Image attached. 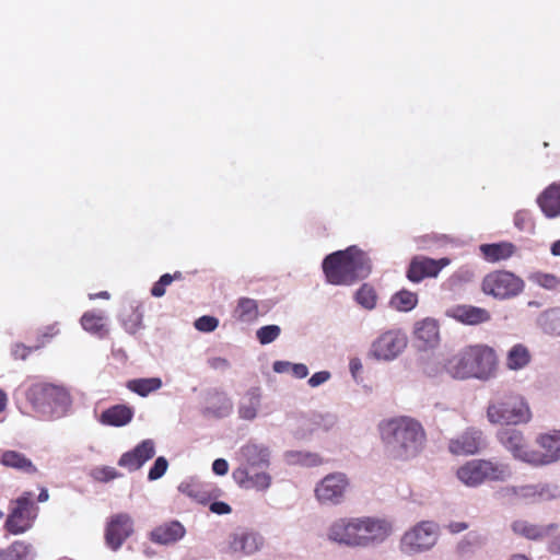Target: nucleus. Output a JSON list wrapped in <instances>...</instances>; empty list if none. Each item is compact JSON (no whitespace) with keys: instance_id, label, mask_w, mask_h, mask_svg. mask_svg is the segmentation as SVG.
<instances>
[{"instance_id":"nucleus-49","label":"nucleus","mask_w":560,"mask_h":560,"mask_svg":"<svg viewBox=\"0 0 560 560\" xmlns=\"http://www.w3.org/2000/svg\"><path fill=\"white\" fill-rule=\"evenodd\" d=\"M331 377V373L329 371H319L314 373L307 381L310 387L315 388L324 383L328 382Z\"/></svg>"},{"instance_id":"nucleus-15","label":"nucleus","mask_w":560,"mask_h":560,"mask_svg":"<svg viewBox=\"0 0 560 560\" xmlns=\"http://www.w3.org/2000/svg\"><path fill=\"white\" fill-rule=\"evenodd\" d=\"M497 439L514 459L534 466L535 450L528 446L522 431L504 428L498 431Z\"/></svg>"},{"instance_id":"nucleus-8","label":"nucleus","mask_w":560,"mask_h":560,"mask_svg":"<svg viewBox=\"0 0 560 560\" xmlns=\"http://www.w3.org/2000/svg\"><path fill=\"white\" fill-rule=\"evenodd\" d=\"M27 399L36 410L49 413L54 418L66 416L72 404L69 392L52 384L32 386L27 393Z\"/></svg>"},{"instance_id":"nucleus-32","label":"nucleus","mask_w":560,"mask_h":560,"mask_svg":"<svg viewBox=\"0 0 560 560\" xmlns=\"http://www.w3.org/2000/svg\"><path fill=\"white\" fill-rule=\"evenodd\" d=\"M106 317L101 312H85L81 317V325L90 334L103 338L107 334Z\"/></svg>"},{"instance_id":"nucleus-30","label":"nucleus","mask_w":560,"mask_h":560,"mask_svg":"<svg viewBox=\"0 0 560 560\" xmlns=\"http://www.w3.org/2000/svg\"><path fill=\"white\" fill-rule=\"evenodd\" d=\"M132 408L125 405H116L103 411L101 421L104 424L122 427L128 424L132 420Z\"/></svg>"},{"instance_id":"nucleus-10","label":"nucleus","mask_w":560,"mask_h":560,"mask_svg":"<svg viewBox=\"0 0 560 560\" xmlns=\"http://www.w3.org/2000/svg\"><path fill=\"white\" fill-rule=\"evenodd\" d=\"M350 479L345 472L335 471L322 478L314 488L317 502L325 506H337L346 501Z\"/></svg>"},{"instance_id":"nucleus-57","label":"nucleus","mask_w":560,"mask_h":560,"mask_svg":"<svg viewBox=\"0 0 560 560\" xmlns=\"http://www.w3.org/2000/svg\"><path fill=\"white\" fill-rule=\"evenodd\" d=\"M548 550L551 553L560 555V534L557 535L548 545Z\"/></svg>"},{"instance_id":"nucleus-27","label":"nucleus","mask_w":560,"mask_h":560,"mask_svg":"<svg viewBox=\"0 0 560 560\" xmlns=\"http://www.w3.org/2000/svg\"><path fill=\"white\" fill-rule=\"evenodd\" d=\"M0 463L5 467L24 474L34 475L37 472V468L33 462L18 451L8 450L0 452Z\"/></svg>"},{"instance_id":"nucleus-21","label":"nucleus","mask_w":560,"mask_h":560,"mask_svg":"<svg viewBox=\"0 0 560 560\" xmlns=\"http://www.w3.org/2000/svg\"><path fill=\"white\" fill-rule=\"evenodd\" d=\"M155 455V443L151 439L143 440L131 451L124 453L118 465L128 469L129 471H136L140 469L148 460Z\"/></svg>"},{"instance_id":"nucleus-12","label":"nucleus","mask_w":560,"mask_h":560,"mask_svg":"<svg viewBox=\"0 0 560 560\" xmlns=\"http://www.w3.org/2000/svg\"><path fill=\"white\" fill-rule=\"evenodd\" d=\"M408 346L407 334L398 328L382 332L371 345V355L384 362H392L400 357Z\"/></svg>"},{"instance_id":"nucleus-11","label":"nucleus","mask_w":560,"mask_h":560,"mask_svg":"<svg viewBox=\"0 0 560 560\" xmlns=\"http://www.w3.org/2000/svg\"><path fill=\"white\" fill-rule=\"evenodd\" d=\"M524 287V281L520 277L504 270L488 273L481 282L482 292L498 300L517 296Z\"/></svg>"},{"instance_id":"nucleus-40","label":"nucleus","mask_w":560,"mask_h":560,"mask_svg":"<svg viewBox=\"0 0 560 560\" xmlns=\"http://www.w3.org/2000/svg\"><path fill=\"white\" fill-rule=\"evenodd\" d=\"M528 280L546 290H556L560 287V278L553 273L536 271L528 276Z\"/></svg>"},{"instance_id":"nucleus-28","label":"nucleus","mask_w":560,"mask_h":560,"mask_svg":"<svg viewBox=\"0 0 560 560\" xmlns=\"http://www.w3.org/2000/svg\"><path fill=\"white\" fill-rule=\"evenodd\" d=\"M261 406V392L259 388H250L242 397L238 404V416L243 420L252 421L258 416Z\"/></svg>"},{"instance_id":"nucleus-46","label":"nucleus","mask_w":560,"mask_h":560,"mask_svg":"<svg viewBox=\"0 0 560 560\" xmlns=\"http://www.w3.org/2000/svg\"><path fill=\"white\" fill-rule=\"evenodd\" d=\"M194 325L199 331L211 332L218 327L219 320L213 316L203 315L196 319Z\"/></svg>"},{"instance_id":"nucleus-24","label":"nucleus","mask_w":560,"mask_h":560,"mask_svg":"<svg viewBox=\"0 0 560 560\" xmlns=\"http://www.w3.org/2000/svg\"><path fill=\"white\" fill-rule=\"evenodd\" d=\"M261 545L262 538L258 534L248 530L232 533L228 541L230 552L245 556L258 551Z\"/></svg>"},{"instance_id":"nucleus-39","label":"nucleus","mask_w":560,"mask_h":560,"mask_svg":"<svg viewBox=\"0 0 560 560\" xmlns=\"http://www.w3.org/2000/svg\"><path fill=\"white\" fill-rule=\"evenodd\" d=\"M418 304V295L408 290L396 292L390 299V306L399 312H409Z\"/></svg>"},{"instance_id":"nucleus-25","label":"nucleus","mask_w":560,"mask_h":560,"mask_svg":"<svg viewBox=\"0 0 560 560\" xmlns=\"http://www.w3.org/2000/svg\"><path fill=\"white\" fill-rule=\"evenodd\" d=\"M186 534L184 525L178 521H171L156 526L150 533V539L160 545H172L180 540Z\"/></svg>"},{"instance_id":"nucleus-54","label":"nucleus","mask_w":560,"mask_h":560,"mask_svg":"<svg viewBox=\"0 0 560 560\" xmlns=\"http://www.w3.org/2000/svg\"><path fill=\"white\" fill-rule=\"evenodd\" d=\"M175 279H182V272L176 271L174 275L164 273L161 276L159 281L161 284H164L165 287L170 285Z\"/></svg>"},{"instance_id":"nucleus-61","label":"nucleus","mask_w":560,"mask_h":560,"mask_svg":"<svg viewBox=\"0 0 560 560\" xmlns=\"http://www.w3.org/2000/svg\"><path fill=\"white\" fill-rule=\"evenodd\" d=\"M551 254L553 256H560V240L556 241L552 245H551Z\"/></svg>"},{"instance_id":"nucleus-44","label":"nucleus","mask_w":560,"mask_h":560,"mask_svg":"<svg viewBox=\"0 0 560 560\" xmlns=\"http://www.w3.org/2000/svg\"><path fill=\"white\" fill-rule=\"evenodd\" d=\"M178 490L190 497V498H194V499H197V500H202L203 497H202V491H201V485L195 480H189V481H183L179 483L178 486Z\"/></svg>"},{"instance_id":"nucleus-23","label":"nucleus","mask_w":560,"mask_h":560,"mask_svg":"<svg viewBox=\"0 0 560 560\" xmlns=\"http://www.w3.org/2000/svg\"><path fill=\"white\" fill-rule=\"evenodd\" d=\"M413 336L422 350L434 349L440 343V327L436 319L427 317L415 324Z\"/></svg>"},{"instance_id":"nucleus-31","label":"nucleus","mask_w":560,"mask_h":560,"mask_svg":"<svg viewBox=\"0 0 560 560\" xmlns=\"http://www.w3.org/2000/svg\"><path fill=\"white\" fill-rule=\"evenodd\" d=\"M530 359L528 348L522 343H516L508 351L505 365L511 371H520L529 364Z\"/></svg>"},{"instance_id":"nucleus-60","label":"nucleus","mask_w":560,"mask_h":560,"mask_svg":"<svg viewBox=\"0 0 560 560\" xmlns=\"http://www.w3.org/2000/svg\"><path fill=\"white\" fill-rule=\"evenodd\" d=\"M49 499V493L46 488H42L40 492L38 494V501L39 502H46Z\"/></svg>"},{"instance_id":"nucleus-35","label":"nucleus","mask_w":560,"mask_h":560,"mask_svg":"<svg viewBox=\"0 0 560 560\" xmlns=\"http://www.w3.org/2000/svg\"><path fill=\"white\" fill-rule=\"evenodd\" d=\"M33 548L24 541H14L9 547L0 550V560H33Z\"/></svg>"},{"instance_id":"nucleus-3","label":"nucleus","mask_w":560,"mask_h":560,"mask_svg":"<svg viewBox=\"0 0 560 560\" xmlns=\"http://www.w3.org/2000/svg\"><path fill=\"white\" fill-rule=\"evenodd\" d=\"M271 459L270 448L260 443L248 442L240 448V465L232 472L234 481L243 489L266 491L272 478L268 472Z\"/></svg>"},{"instance_id":"nucleus-64","label":"nucleus","mask_w":560,"mask_h":560,"mask_svg":"<svg viewBox=\"0 0 560 560\" xmlns=\"http://www.w3.org/2000/svg\"><path fill=\"white\" fill-rule=\"evenodd\" d=\"M361 369V363L358 360H352L350 362V370L354 374L357 370Z\"/></svg>"},{"instance_id":"nucleus-43","label":"nucleus","mask_w":560,"mask_h":560,"mask_svg":"<svg viewBox=\"0 0 560 560\" xmlns=\"http://www.w3.org/2000/svg\"><path fill=\"white\" fill-rule=\"evenodd\" d=\"M421 371L428 377H439L445 372L444 363L442 364L439 360L434 358H428L424 361H422Z\"/></svg>"},{"instance_id":"nucleus-4","label":"nucleus","mask_w":560,"mask_h":560,"mask_svg":"<svg viewBox=\"0 0 560 560\" xmlns=\"http://www.w3.org/2000/svg\"><path fill=\"white\" fill-rule=\"evenodd\" d=\"M327 282L334 285H351L371 272L370 258L355 246L335 252L323 261Z\"/></svg>"},{"instance_id":"nucleus-14","label":"nucleus","mask_w":560,"mask_h":560,"mask_svg":"<svg viewBox=\"0 0 560 560\" xmlns=\"http://www.w3.org/2000/svg\"><path fill=\"white\" fill-rule=\"evenodd\" d=\"M503 491L505 495L526 503H538L560 498V486L553 482L513 486L505 488Z\"/></svg>"},{"instance_id":"nucleus-6","label":"nucleus","mask_w":560,"mask_h":560,"mask_svg":"<svg viewBox=\"0 0 560 560\" xmlns=\"http://www.w3.org/2000/svg\"><path fill=\"white\" fill-rule=\"evenodd\" d=\"M456 476L467 487L476 488L486 481H505L512 469L508 463L495 459H471L462 465Z\"/></svg>"},{"instance_id":"nucleus-1","label":"nucleus","mask_w":560,"mask_h":560,"mask_svg":"<svg viewBox=\"0 0 560 560\" xmlns=\"http://www.w3.org/2000/svg\"><path fill=\"white\" fill-rule=\"evenodd\" d=\"M377 430L385 453L394 459L408 460L416 457L427 440L423 425L409 416L384 419Z\"/></svg>"},{"instance_id":"nucleus-34","label":"nucleus","mask_w":560,"mask_h":560,"mask_svg":"<svg viewBox=\"0 0 560 560\" xmlns=\"http://www.w3.org/2000/svg\"><path fill=\"white\" fill-rule=\"evenodd\" d=\"M537 324L545 334L560 337V307L542 312L537 318Z\"/></svg>"},{"instance_id":"nucleus-45","label":"nucleus","mask_w":560,"mask_h":560,"mask_svg":"<svg viewBox=\"0 0 560 560\" xmlns=\"http://www.w3.org/2000/svg\"><path fill=\"white\" fill-rule=\"evenodd\" d=\"M168 468V462L164 456L158 457L149 470L148 479L154 481L164 476Z\"/></svg>"},{"instance_id":"nucleus-47","label":"nucleus","mask_w":560,"mask_h":560,"mask_svg":"<svg viewBox=\"0 0 560 560\" xmlns=\"http://www.w3.org/2000/svg\"><path fill=\"white\" fill-rule=\"evenodd\" d=\"M121 475L114 468L109 466H104L101 468H96L93 471V477L102 482H107L113 479L119 478Z\"/></svg>"},{"instance_id":"nucleus-63","label":"nucleus","mask_w":560,"mask_h":560,"mask_svg":"<svg viewBox=\"0 0 560 560\" xmlns=\"http://www.w3.org/2000/svg\"><path fill=\"white\" fill-rule=\"evenodd\" d=\"M97 298H102V299H109V293L107 291H102L97 294H90V299L91 300H94V299H97Z\"/></svg>"},{"instance_id":"nucleus-41","label":"nucleus","mask_w":560,"mask_h":560,"mask_svg":"<svg viewBox=\"0 0 560 560\" xmlns=\"http://www.w3.org/2000/svg\"><path fill=\"white\" fill-rule=\"evenodd\" d=\"M376 293L372 287L363 284L355 293V301L366 310H373L376 306Z\"/></svg>"},{"instance_id":"nucleus-52","label":"nucleus","mask_w":560,"mask_h":560,"mask_svg":"<svg viewBox=\"0 0 560 560\" xmlns=\"http://www.w3.org/2000/svg\"><path fill=\"white\" fill-rule=\"evenodd\" d=\"M210 511L219 515L229 514L231 512V506L225 502L215 501L210 504Z\"/></svg>"},{"instance_id":"nucleus-16","label":"nucleus","mask_w":560,"mask_h":560,"mask_svg":"<svg viewBox=\"0 0 560 560\" xmlns=\"http://www.w3.org/2000/svg\"><path fill=\"white\" fill-rule=\"evenodd\" d=\"M132 534V517L128 513L114 514L106 523L105 544L110 550L117 551Z\"/></svg>"},{"instance_id":"nucleus-13","label":"nucleus","mask_w":560,"mask_h":560,"mask_svg":"<svg viewBox=\"0 0 560 560\" xmlns=\"http://www.w3.org/2000/svg\"><path fill=\"white\" fill-rule=\"evenodd\" d=\"M32 498L33 493L28 491L14 501V506L5 521V528L9 533L19 535L32 527L37 516V508Z\"/></svg>"},{"instance_id":"nucleus-48","label":"nucleus","mask_w":560,"mask_h":560,"mask_svg":"<svg viewBox=\"0 0 560 560\" xmlns=\"http://www.w3.org/2000/svg\"><path fill=\"white\" fill-rule=\"evenodd\" d=\"M514 225L521 231H533L534 226L528 212L521 210L514 215Z\"/></svg>"},{"instance_id":"nucleus-59","label":"nucleus","mask_w":560,"mask_h":560,"mask_svg":"<svg viewBox=\"0 0 560 560\" xmlns=\"http://www.w3.org/2000/svg\"><path fill=\"white\" fill-rule=\"evenodd\" d=\"M58 328H57V324H54V325H50L48 327L45 328V331L43 334V337L45 338H51L54 337L55 335L58 334Z\"/></svg>"},{"instance_id":"nucleus-58","label":"nucleus","mask_w":560,"mask_h":560,"mask_svg":"<svg viewBox=\"0 0 560 560\" xmlns=\"http://www.w3.org/2000/svg\"><path fill=\"white\" fill-rule=\"evenodd\" d=\"M210 365L213 368V369H226L229 368V362L228 360L223 359V358H213L210 360Z\"/></svg>"},{"instance_id":"nucleus-29","label":"nucleus","mask_w":560,"mask_h":560,"mask_svg":"<svg viewBox=\"0 0 560 560\" xmlns=\"http://www.w3.org/2000/svg\"><path fill=\"white\" fill-rule=\"evenodd\" d=\"M555 524H549L547 526H540L536 524H532L524 520H517L513 522L512 529L515 534L523 536L527 539H541L549 534L550 530L555 529Z\"/></svg>"},{"instance_id":"nucleus-56","label":"nucleus","mask_w":560,"mask_h":560,"mask_svg":"<svg viewBox=\"0 0 560 560\" xmlns=\"http://www.w3.org/2000/svg\"><path fill=\"white\" fill-rule=\"evenodd\" d=\"M165 289L166 287L164 284H161L160 281H156L151 289V294L154 298H161L165 294Z\"/></svg>"},{"instance_id":"nucleus-36","label":"nucleus","mask_w":560,"mask_h":560,"mask_svg":"<svg viewBox=\"0 0 560 560\" xmlns=\"http://www.w3.org/2000/svg\"><path fill=\"white\" fill-rule=\"evenodd\" d=\"M259 315L258 304L256 300L249 298H241L234 310V317L242 323H253Z\"/></svg>"},{"instance_id":"nucleus-55","label":"nucleus","mask_w":560,"mask_h":560,"mask_svg":"<svg viewBox=\"0 0 560 560\" xmlns=\"http://www.w3.org/2000/svg\"><path fill=\"white\" fill-rule=\"evenodd\" d=\"M468 528V524L465 522H452L448 524V530L452 534H458L460 532H464Z\"/></svg>"},{"instance_id":"nucleus-18","label":"nucleus","mask_w":560,"mask_h":560,"mask_svg":"<svg viewBox=\"0 0 560 560\" xmlns=\"http://www.w3.org/2000/svg\"><path fill=\"white\" fill-rule=\"evenodd\" d=\"M485 446L482 431L476 428H467L448 441L447 450L456 456H468L478 453Z\"/></svg>"},{"instance_id":"nucleus-17","label":"nucleus","mask_w":560,"mask_h":560,"mask_svg":"<svg viewBox=\"0 0 560 560\" xmlns=\"http://www.w3.org/2000/svg\"><path fill=\"white\" fill-rule=\"evenodd\" d=\"M325 538L332 545L355 549V516H341L331 521L326 527Z\"/></svg>"},{"instance_id":"nucleus-53","label":"nucleus","mask_w":560,"mask_h":560,"mask_svg":"<svg viewBox=\"0 0 560 560\" xmlns=\"http://www.w3.org/2000/svg\"><path fill=\"white\" fill-rule=\"evenodd\" d=\"M292 368V362L290 361H275L272 364V370L276 373L283 374V373H290Z\"/></svg>"},{"instance_id":"nucleus-37","label":"nucleus","mask_w":560,"mask_h":560,"mask_svg":"<svg viewBox=\"0 0 560 560\" xmlns=\"http://www.w3.org/2000/svg\"><path fill=\"white\" fill-rule=\"evenodd\" d=\"M284 459L289 465L305 467H316L323 464V458L317 453L306 451H288L284 453Z\"/></svg>"},{"instance_id":"nucleus-20","label":"nucleus","mask_w":560,"mask_h":560,"mask_svg":"<svg viewBox=\"0 0 560 560\" xmlns=\"http://www.w3.org/2000/svg\"><path fill=\"white\" fill-rule=\"evenodd\" d=\"M536 443L542 452L535 450V467L547 466L560 459V431L540 434L537 436Z\"/></svg>"},{"instance_id":"nucleus-26","label":"nucleus","mask_w":560,"mask_h":560,"mask_svg":"<svg viewBox=\"0 0 560 560\" xmlns=\"http://www.w3.org/2000/svg\"><path fill=\"white\" fill-rule=\"evenodd\" d=\"M541 211L548 218L560 215V184L548 186L537 200Z\"/></svg>"},{"instance_id":"nucleus-2","label":"nucleus","mask_w":560,"mask_h":560,"mask_svg":"<svg viewBox=\"0 0 560 560\" xmlns=\"http://www.w3.org/2000/svg\"><path fill=\"white\" fill-rule=\"evenodd\" d=\"M498 355L493 348L477 343L466 346L447 358L444 362L445 373L457 381H489L498 372Z\"/></svg>"},{"instance_id":"nucleus-7","label":"nucleus","mask_w":560,"mask_h":560,"mask_svg":"<svg viewBox=\"0 0 560 560\" xmlns=\"http://www.w3.org/2000/svg\"><path fill=\"white\" fill-rule=\"evenodd\" d=\"M440 538V526L434 521H420L406 529L399 538L398 549L406 557L431 551Z\"/></svg>"},{"instance_id":"nucleus-50","label":"nucleus","mask_w":560,"mask_h":560,"mask_svg":"<svg viewBox=\"0 0 560 560\" xmlns=\"http://www.w3.org/2000/svg\"><path fill=\"white\" fill-rule=\"evenodd\" d=\"M290 373L293 377L302 380L308 375V368L304 363H292Z\"/></svg>"},{"instance_id":"nucleus-9","label":"nucleus","mask_w":560,"mask_h":560,"mask_svg":"<svg viewBox=\"0 0 560 560\" xmlns=\"http://www.w3.org/2000/svg\"><path fill=\"white\" fill-rule=\"evenodd\" d=\"M394 533L393 523L386 517L355 516V548H370L384 544Z\"/></svg>"},{"instance_id":"nucleus-33","label":"nucleus","mask_w":560,"mask_h":560,"mask_svg":"<svg viewBox=\"0 0 560 560\" xmlns=\"http://www.w3.org/2000/svg\"><path fill=\"white\" fill-rule=\"evenodd\" d=\"M514 249V245L508 242L482 244L480 246V252L483 254L485 258L492 262L508 259L513 255Z\"/></svg>"},{"instance_id":"nucleus-62","label":"nucleus","mask_w":560,"mask_h":560,"mask_svg":"<svg viewBox=\"0 0 560 560\" xmlns=\"http://www.w3.org/2000/svg\"><path fill=\"white\" fill-rule=\"evenodd\" d=\"M7 394L0 389V412L2 410H4L5 406H7Z\"/></svg>"},{"instance_id":"nucleus-51","label":"nucleus","mask_w":560,"mask_h":560,"mask_svg":"<svg viewBox=\"0 0 560 560\" xmlns=\"http://www.w3.org/2000/svg\"><path fill=\"white\" fill-rule=\"evenodd\" d=\"M212 470L218 476H224L229 471V464L224 458H217L212 463Z\"/></svg>"},{"instance_id":"nucleus-42","label":"nucleus","mask_w":560,"mask_h":560,"mask_svg":"<svg viewBox=\"0 0 560 560\" xmlns=\"http://www.w3.org/2000/svg\"><path fill=\"white\" fill-rule=\"evenodd\" d=\"M281 334V328L278 325L262 326L256 331V337L261 345H269L273 342Z\"/></svg>"},{"instance_id":"nucleus-22","label":"nucleus","mask_w":560,"mask_h":560,"mask_svg":"<svg viewBox=\"0 0 560 560\" xmlns=\"http://www.w3.org/2000/svg\"><path fill=\"white\" fill-rule=\"evenodd\" d=\"M445 315L465 325H479L487 323L491 319V314L488 310L474 305H453L446 308Z\"/></svg>"},{"instance_id":"nucleus-38","label":"nucleus","mask_w":560,"mask_h":560,"mask_svg":"<svg viewBox=\"0 0 560 560\" xmlns=\"http://www.w3.org/2000/svg\"><path fill=\"white\" fill-rule=\"evenodd\" d=\"M127 387L139 396L145 397L162 387V380L160 377L135 378L127 383Z\"/></svg>"},{"instance_id":"nucleus-19","label":"nucleus","mask_w":560,"mask_h":560,"mask_svg":"<svg viewBox=\"0 0 560 560\" xmlns=\"http://www.w3.org/2000/svg\"><path fill=\"white\" fill-rule=\"evenodd\" d=\"M451 260L446 257L433 259L424 256L415 257L407 270V278L413 283H419L425 278H434L448 266Z\"/></svg>"},{"instance_id":"nucleus-5","label":"nucleus","mask_w":560,"mask_h":560,"mask_svg":"<svg viewBox=\"0 0 560 560\" xmlns=\"http://www.w3.org/2000/svg\"><path fill=\"white\" fill-rule=\"evenodd\" d=\"M487 419L492 424H524L530 421L532 411L522 395L505 393L489 401Z\"/></svg>"}]
</instances>
